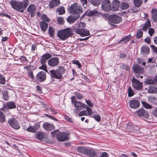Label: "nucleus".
I'll return each instance as SVG.
<instances>
[{
    "mask_svg": "<svg viewBox=\"0 0 157 157\" xmlns=\"http://www.w3.org/2000/svg\"><path fill=\"white\" fill-rule=\"evenodd\" d=\"M40 128V125L38 124H36L33 126H30L26 130L31 132H34Z\"/></svg>",
    "mask_w": 157,
    "mask_h": 157,
    "instance_id": "23",
    "label": "nucleus"
},
{
    "mask_svg": "<svg viewBox=\"0 0 157 157\" xmlns=\"http://www.w3.org/2000/svg\"><path fill=\"white\" fill-rule=\"evenodd\" d=\"M152 114L155 117H157V108L153 110Z\"/></svg>",
    "mask_w": 157,
    "mask_h": 157,
    "instance_id": "61",
    "label": "nucleus"
},
{
    "mask_svg": "<svg viewBox=\"0 0 157 157\" xmlns=\"http://www.w3.org/2000/svg\"><path fill=\"white\" fill-rule=\"evenodd\" d=\"M78 115L79 117H81L83 116H87L88 115L87 112L86 110H83L81 111L78 114Z\"/></svg>",
    "mask_w": 157,
    "mask_h": 157,
    "instance_id": "48",
    "label": "nucleus"
},
{
    "mask_svg": "<svg viewBox=\"0 0 157 157\" xmlns=\"http://www.w3.org/2000/svg\"><path fill=\"white\" fill-rule=\"evenodd\" d=\"M86 148L84 147L79 146L77 147V150L78 153L85 154Z\"/></svg>",
    "mask_w": 157,
    "mask_h": 157,
    "instance_id": "35",
    "label": "nucleus"
},
{
    "mask_svg": "<svg viewBox=\"0 0 157 157\" xmlns=\"http://www.w3.org/2000/svg\"><path fill=\"white\" fill-rule=\"evenodd\" d=\"M66 71L64 67L60 66L58 67L56 70L53 69L50 71L51 77L52 78L57 79H60L62 78L63 75L64 74Z\"/></svg>",
    "mask_w": 157,
    "mask_h": 157,
    "instance_id": "1",
    "label": "nucleus"
},
{
    "mask_svg": "<svg viewBox=\"0 0 157 157\" xmlns=\"http://www.w3.org/2000/svg\"><path fill=\"white\" fill-rule=\"evenodd\" d=\"M79 17V16H70L67 18V21L70 24L75 22Z\"/></svg>",
    "mask_w": 157,
    "mask_h": 157,
    "instance_id": "25",
    "label": "nucleus"
},
{
    "mask_svg": "<svg viewBox=\"0 0 157 157\" xmlns=\"http://www.w3.org/2000/svg\"><path fill=\"white\" fill-rule=\"evenodd\" d=\"M155 32L154 30L152 28H150L148 30V33L150 36H152Z\"/></svg>",
    "mask_w": 157,
    "mask_h": 157,
    "instance_id": "58",
    "label": "nucleus"
},
{
    "mask_svg": "<svg viewBox=\"0 0 157 157\" xmlns=\"http://www.w3.org/2000/svg\"><path fill=\"white\" fill-rule=\"evenodd\" d=\"M40 25L41 30L45 32L48 28V24L44 21H41L40 22Z\"/></svg>",
    "mask_w": 157,
    "mask_h": 157,
    "instance_id": "28",
    "label": "nucleus"
},
{
    "mask_svg": "<svg viewBox=\"0 0 157 157\" xmlns=\"http://www.w3.org/2000/svg\"><path fill=\"white\" fill-rule=\"evenodd\" d=\"M75 107L78 110H82L86 108V105L82 103L81 102L78 101H74Z\"/></svg>",
    "mask_w": 157,
    "mask_h": 157,
    "instance_id": "17",
    "label": "nucleus"
},
{
    "mask_svg": "<svg viewBox=\"0 0 157 157\" xmlns=\"http://www.w3.org/2000/svg\"><path fill=\"white\" fill-rule=\"evenodd\" d=\"M128 96L129 97H130L133 96L134 94V92L132 90V89L131 86L129 87L128 89Z\"/></svg>",
    "mask_w": 157,
    "mask_h": 157,
    "instance_id": "46",
    "label": "nucleus"
},
{
    "mask_svg": "<svg viewBox=\"0 0 157 157\" xmlns=\"http://www.w3.org/2000/svg\"><path fill=\"white\" fill-rule=\"evenodd\" d=\"M59 0H52L49 3V7L51 8H53L60 4Z\"/></svg>",
    "mask_w": 157,
    "mask_h": 157,
    "instance_id": "27",
    "label": "nucleus"
},
{
    "mask_svg": "<svg viewBox=\"0 0 157 157\" xmlns=\"http://www.w3.org/2000/svg\"><path fill=\"white\" fill-rule=\"evenodd\" d=\"M142 0H133L134 6L136 7H139L142 3Z\"/></svg>",
    "mask_w": 157,
    "mask_h": 157,
    "instance_id": "34",
    "label": "nucleus"
},
{
    "mask_svg": "<svg viewBox=\"0 0 157 157\" xmlns=\"http://www.w3.org/2000/svg\"><path fill=\"white\" fill-rule=\"evenodd\" d=\"M77 34L82 37L90 35L89 30L84 28H78L75 30Z\"/></svg>",
    "mask_w": 157,
    "mask_h": 157,
    "instance_id": "7",
    "label": "nucleus"
},
{
    "mask_svg": "<svg viewBox=\"0 0 157 157\" xmlns=\"http://www.w3.org/2000/svg\"><path fill=\"white\" fill-rule=\"evenodd\" d=\"M101 8L106 12L112 10L110 1L109 0H105L101 4Z\"/></svg>",
    "mask_w": 157,
    "mask_h": 157,
    "instance_id": "9",
    "label": "nucleus"
},
{
    "mask_svg": "<svg viewBox=\"0 0 157 157\" xmlns=\"http://www.w3.org/2000/svg\"><path fill=\"white\" fill-rule=\"evenodd\" d=\"M57 21L58 23L60 24H63L64 22L63 19L61 17H59L57 18Z\"/></svg>",
    "mask_w": 157,
    "mask_h": 157,
    "instance_id": "54",
    "label": "nucleus"
},
{
    "mask_svg": "<svg viewBox=\"0 0 157 157\" xmlns=\"http://www.w3.org/2000/svg\"><path fill=\"white\" fill-rule=\"evenodd\" d=\"M6 106L8 109H11L15 108L16 105L12 101L8 102L6 103Z\"/></svg>",
    "mask_w": 157,
    "mask_h": 157,
    "instance_id": "33",
    "label": "nucleus"
},
{
    "mask_svg": "<svg viewBox=\"0 0 157 157\" xmlns=\"http://www.w3.org/2000/svg\"><path fill=\"white\" fill-rule=\"evenodd\" d=\"M73 63L74 64L78 66V68H80L81 67V65L78 60H74L73 61Z\"/></svg>",
    "mask_w": 157,
    "mask_h": 157,
    "instance_id": "55",
    "label": "nucleus"
},
{
    "mask_svg": "<svg viewBox=\"0 0 157 157\" xmlns=\"http://www.w3.org/2000/svg\"><path fill=\"white\" fill-rule=\"evenodd\" d=\"M84 154L88 156L94 157L96 155V153L93 149L86 148Z\"/></svg>",
    "mask_w": 157,
    "mask_h": 157,
    "instance_id": "22",
    "label": "nucleus"
},
{
    "mask_svg": "<svg viewBox=\"0 0 157 157\" xmlns=\"http://www.w3.org/2000/svg\"><path fill=\"white\" fill-rule=\"evenodd\" d=\"M100 13L95 10H93L87 13V16H96L99 15Z\"/></svg>",
    "mask_w": 157,
    "mask_h": 157,
    "instance_id": "30",
    "label": "nucleus"
},
{
    "mask_svg": "<svg viewBox=\"0 0 157 157\" xmlns=\"http://www.w3.org/2000/svg\"><path fill=\"white\" fill-rule=\"evenodd\" d=\"M108 19L110 22L116 24L119 23L122 21L120 16L113 14L109 15Z\"/></svg>",
    "mask_w": 157,
    "mask_h": 157,
    "instance_id": "6",
    "label": "nucleus"
},
{
    "mask_svg": "<svg viewBox=\"0 0 157 157\" xmlns=\"http://www.w3.org/2000/svg\"><path fill=\"white\" fill-rule=\"evenodd\" d=\"M77 26L78 27V28H84L86 26V25L84 23L80 22L78 24Z\"/></svg>",
    "mask_w": 157,
    "mask_h": 157,
    "instance_id": "52",
    "label": "nucleus"
},
{
    "mask_svg": "<svg viewBox=\"0 0 157 157\" xmlns=\"http://www.w3.org/2000/svg\"><path fill=\"white\" fill-rule=\"evenodd\" d=\"M48 31L50 35L51 36H53L54 34V30L53 28L51 27H49L48 28Z\"/></svg>",
    "mask_w": 157,
    "mask_h": 157,
    "instance_id": "47",
    "label": "nucleus"
},
{
    "mask_svg": "<svg viewBox=\"0 0 157 157\" xmlns=\"http://www.w3.org/2000/svg\"><path fill=\"white\" fill-rule=\"evenodd\" d=\"M41 18L44 21L49 22L50 21L49 19L44 14H42L41 16Z\"/></svg>",
    "mask_w": 157,
    "mask_h": 157,
    "instance_id": "44",
    "label": "nucleus"
},
{
    "mask_svg": "<svg viewBox=\"0 0 157 157\" xmlns=\"http://www.w3.org/2000/svg\"><path fill=\"white\" fill-rule=\"evenodd\" d=\"M73 34L72 29L70 28H67L59 31L57 33V36L59 38L64 40Z\"/></svg>",
    "mask_w": 157,
    "mask_h": 157,
    "instance_id": "3",
    "label": "nucleus"
},
{
    "mask_svg": "<svg viewBox=\"0 0 157 157\" xmlns=\"http://www.w3.org/2000/svg\"><path fill=\"white\" fill-rule=\"evenodd\" d=\"M20 59L21 60L23 61V62H26V61H28L26 58L24 56H21L20 57Z\"/></svg>",
    "mask_w": 157,
    "mask_h": 157,
    "instance_id": "63",
    "label": "nucleus"
},
{
    "mask_svg": "<svg viewBox=\"0 0 157 157\" xmlns=\"http://www.w3.org/2000/svg\"><path fill=\"white\" fill-rule=\"evenodd\" d=\"M93 117L98 122H99L101 120V117L98 115H94Z\"/></svg>",
    "mask_w": 157,
    "mask_h": 157,
    "instance_id": "56",
    "label": "nucleus"
},
{
    "mask_svg": "<svg viewBox=\"0 0 157 157\" xmlns=\"http://www.w3.org/2000/svg\"><path fill=\"white\" fill-rule=\"evenodd\" d=\"M86 110L87 111L88 115H90L93 113L91 108L87 107V106L86 107Z\"/></svg>",
    "mask_w": 157,
    "mask_h": 157,
    "instance_id": "53",
    "label": "nucleus"
},
{
    "mask_svg": "<svg viewBox=\"0 0 157 157\" xmlns=\"http://www.w3.org/2000/svg\"><path fill=\"white\" fill-rule=\"evenodd\" d=\"M102 0H90V2L94 6H97L99 5Z\"/></svg>",
    "mask_w": 157,
    "mask_h": 157,
    "instance_id": "36",
    "label": "nucleus"
},
{
    "mask_svg": "<svg viewBox=\"0 0 157 157\" xmlns=\"http://www.w3.org/2000/svg\"><path fill=\"white\" fill-rule=\"evenodd\" d=\"M69 133L68 132H61L57 134L56 138L59 141L63 142L69 139Z\"/></svg>",
    "mask_w": 157,
    "mask_h": 157,
    "instance_id": "5",
    "label": "nucleus"
},
{
    "mask_svg": "<svg viewBox=\"0 0 157 157\" xmlns=\"http://www.w3.org/2000/svg\"><path fill=\"white\" fill-rule=\"evenodd\" d=\"M48 110V111L52 112L54 114H56L57 113V111L55 109L52 108H49Z\"/></svg>",
    "mask_w": 157,
    "mask_h": 157,
    "instance_id": "57",
    "label": "nucleus"
},
{
    "mask_svg": "<svg viewBox=\"0 0 157 157\" xmlns=\"http://www.w3.org/2000/svg\"><path fill=\"white\" fill-rule=\"evenodd\" d=\"M57 11L59 12V14L60 15L63 14L65 12V8L63 6L58 8L57 10Z\"/></svg>",
    "mask_w": 157,
    "mask_h": 157,
    "instance_id": "40",
    "label": "nucleus"
},
{
    "mask_svg": "<svg viewBox=\"0 0 157 157\" xmlns=\"http://www.w3.org/2000/svg\"><path fill=\"white\" fill-rule=\"evenodd\" d=\"M44 128L47 130H52L55 129L54 126L48 122H44L43 125Z\"/></svg>",
    "mask_w": 157,
    "mask_h": 157,
    "instance_id": "24",
    "label": "nucleus"
},
{
    "mask_svg": "<svg viewBox=\"0 0 157 157\" xmlns=\"http://www.w3.org/2000/svg\"><path fill=\"white\" fill-rule=\"evenodd\" d=\"M145 84H154L155 82V80L150 78L146 79L144 82Z\"/></svg>",
    "mask_w": 157,
    "mask_h": 157,
    "instance_id": "38",
    "label": "nucleus"
},
{
    "mask_svg": "<svg viewBox=\"0 0 157 157\" xmlns=\"http://www.w3.org/2000/svg\"><path fill=\"white\" fill-rule=\"evenodd\" d=\"M133 71L136 73H142L144 72L143 67L137 65H134L132 67Z\"/></svg>",
    "mask_w": 157,
    "mask_h": 157,
    "instance_id": "18",
    "label": "nucleus"
},
{
    "mask_svg": "<svg viewBox=\"0 0 157 157\" xmlns=\"http://www.w3.org/2000/svg\"><path fill=\"white\" fill-rule=\"evenodd\" d=\"M69 11L71 14L79 16L82 12L81 7L76 3H74L70 6Z\"/></svg>",
    "mask_w": 157,
    "mask_h": 157,
    "instance_id": "4",
    "label": "nucleus"
},
{
    "mask_svg": "<svg viewBox=\"0 0 157 157\" xmlns=\"http://www.w3.org/2000/svg\"><path fill=\"white\" fill-rule=\"evenodd\" d=\"M152 14V18L154 22H156L157 21V10L153 9L151 10Z\"/></svg>",
    "mask_w": 157,
    "mask_h": 157,
    "instance_id": "32",
    "label": "nucleus"
},
{
    "mask_svg": "<svg viewBox=\"0 0 157 157\" xmlns=\"http://www.w3.org/2000/svg\"><path fill=\"white\" fill-rule=\"evenodd\" d=\"M150 49L147 46L144 45L141 48L140 54L144 57H145L149 54Z\"/></svg>",
    "mask_w": 157,
    "mask_h": 157,
    "instance_id": "14",
    "label": "nucleus"
},
{
    "mask_svg": "<svg viewBox=\"0 0 157 157\" xmlns=\"http://www.w3.org/2000/svg\"><path fill=\"white\" fill-rule=\"evenodd\" d=\"M3 94V98L5 101H7L8 100L9 97L8 95V94L6 91H4L2 92Z\"/></svg>",
    "mask_w": 157,
    "mask_h": 157,
    "instance_id": "43",
    "label": "nucleus"
},
{
    "mask_svg": "<svg viewBox=\"0 0 157 157\" xmlns=\"http://www.w3.org/2000/svg\"><path fill=\"white\" fill-rule=\"evenodd\" d=\"M113 5L112 8V11H116L119 9V6L120 2L117 0H113Z\"/></svg>",
    "mask_w": 157,
    "mask_h": 157,
    "instance_id": "26",
    "label": "nucleus"
},
{
    "mask_svg": "<svg viewBox=\"0 0 157 157\" xmlns=\"http://www.w3.org/2000/svg\"><path fill=\"white\" fill-rule=\"evenodd\" d=\"M48 65L52 67L57 66L59 63V59L58 57H53L48 60Z\"/></svg>",
    "mask_w": 157,
    "mask_h": 157,
    "instance_id": "10",
    "label": "nucleus"
},
{
    "mask_svg": "<svg viewBox=\"0 0 157 157\" xmlns=\"http://www.w3.org/2000/svg\"><path fill=\"white\" fill-rule=\"evenodd\" d=\"M8 122L10 126L15 129H18L20 128V124L14 118L9 119Z\"/></svg>",
    "mask_w": 157,
    "mask_h": 157,
    "instance_id": "8",
    "label": "nucleus"
},
{
    "mask_svg": "<svg viewBox=\"0 0 157 157\" xmlns=\"http://www.w3.org/2000/svg\"><path fill=\"white\" fill-rule=\"evenodd\" d=\"M143 32L141 30H139L137 33L136 37L138 39H140L142 36Z\"/></svg>",
    "mask_w": 157,
    "mask_h": 157,
    "instance_id": "50",
    "label": "nucleus"
},
{
    "mask_svg": "<svg viewBox=\"0 0 157 157\" xmlns=\"http://www.w3.org/2000/svg\"><path fill=\"white\" fill-rule=\"evenodd\" d=\"M120 68L123 70H125L126 71H128L129 70V67L124 64H121L120 65Z\"/></svg>",
    "mask_w": 157,
    "mask_h": 157,
    "instance_id": "45",
    "label": "nucleus"
},
{
    "mask_svg": "<svg viewBox=\"0 0 157 157\" xmlns=\"http://www.w3.org/2000/svg\"><path fill=\"white\" fill-rule=\"evenodd\" d=\"M107 156V153L106 152H104L101 155L100 157H106Z\"/></svg>",
    "mask_w": 157,
    "mask_h": 157,
    "instance_id": "64",
    "label": "nucleus"
},
{
    "mask_svg": "<svg viewBox=\"0 0 157 157\" xmlns=\"http://www.w3.org/2000/svg\"><path fill=\"white\" fill-rule=\"evenodd\" d=\"M147 91L150 93H155L157 92V88L155 86L151 85L149 86Z\"/></svg>",
    "mask_w": 157,
    "mask_h": 157,
    "instance_id": "31",
    "label": "nucleus"
},
{
    "mask_svg": "<svg viewBox=\"0 0 157 157\" xmlns=\"http://www.w3.org/2000/svg\"><path fill=\"white\" fill-rule=\"evenodd\" d=\"M132 37L130 35L125 36V37H123L118 43V44L123 42V43H125L129 41L131 39Z\"/></svg>",
    "mask_w": 157,
    "mask_h": 157,
    "instance_id": "29",
    "label": "nucleus"
},
{
    "mask_svg": "<svg viewBox=\"0 0 157 157\" xmlns=\"http://www.w3.org/2000/svg\"><path fill=\"white\" fill-rule=\"evenodd\" d=\"M6 82L5 78L2 75H0V83L4 84Z\"/></svg>",
    "mask_w": 157,
    "mask_h": 157,
    "instance_id": "49",
    "label": "nucleus"
},
{
    "mask_svg": "<svg viewBox=\"0 0 157 157\" xmlns=\"http://www.w3.org/2000/svg\"><path fill=\"white\" fill-rule=\"evenodd\" d=\"M27 73L32 79H34V77L33 75V72L32 70L30 69V70L27 71Z\"/></svg>",
    "mask_w": 157,
    "mask_h": 157,
    "instance_id": "51",
    "label": "nucleus"
},
{
    "mask_svg": "<svg viewBox=\"0 0 157 157\" xmlns=\"http://www.w3.org/2000/svg\"><path fill=\"white\" fill-rule=\"evenodd\" d=\"M35 136L36 139L40 140H43L44 139L47 138L48 136L45 133L38 131L35 133Z\"/></svg>",
    "mask_w": 157,
    "mask_h": 157,
    "instance_id": "13",
    "label": "nucleus"
},
{
    "mask_svg": "<svg viewBox=\"0 0 157 157\" xmlns=\"http://www.w3.org/2000/svg\"><path fill=\"white\" fill-rule=\"evenodd\" d=\"M52 57V55L49 53H47L43 54L41 56L40 60V63L46 64L47 61Z\"/></svg>",
    "mask_w": 157,
    "mask_h": 157,
    "instance_id": "16",
    "label": "nucleus"
},
{
    "mask_svg": "<svg viewBox=\"0 0 157 157\" xmlns=\"http://www.w3.org/2000/svg\"><path fill=\"white\" fill-rule=\"evenodd\" d=\"M135 114L138 117H142L144 116H147L148 114L146 112L145 109L141 108L138 109L136 112Z\"/></svg>",
    "mask_w": 157,
    "mask_h": 157,
    "instance_id": "20",
    "label": "nucleus"
},
{
    "mask_svg": "<svg viewBox=\"0 0 157 157\" xmlns=\"http://www.w3.org/2000/svg\"><path fill=\"white\" fill-rule=\"evenodd\" d=\"M52 57V55L49 53H47L43 54L41 56L40 60V63L46 64L47 61Z\"/></svg>",
    "mask_w": 157,
    "mask_h": 157,
    "instance_id": "15",
    "label": "nucleus"
},
{
    "mask_svg": "<svg viewBox=\"0 0 157 157\" xmlns=\"http://www.w3.org/2000/svg\"><path fill=\"white\" fill-rule=\"evenodd\" d=\"M10 4L13 8L17 11L22 13L28 4L26 1L18 2L16 0H12L10 1Z\"/></svg>",
    "mask_w": 157,
    "mask_h": 157,
    "instance_id": "2",
    "label": "nucleus"
},
{
    "mask_svg": "<svg viewBox=\"0 0 157 157\" xmlns=\"http://www.w3.org/2000/svg\"><path fill=\"white\" fill-rule=\"evenodd\" d=\"M133 87L137 90H140L142 89V86L140 82L137 79L133 78L132 80Z\"/></svg>",
    "mask_w": 157,
    "mask_h": 157,
    "instance_id": "12",
    "label": "nucleus"
},
{
    "mask_svg": "<svg viewBox=\"0 0 157 157\" xmlns=\"http://www.w3.org/2000/svg\"><path fill=\"white\" fill-rule=\"evenodd\" d=\"M144 41L147 43H151V38L149 37H147L144 40Z\"/></svg>",
    "mask_w": 157,
    "mask_h": 157,
    "instance_id": "62",
    "label": "nucleus"
},
{
    "mask_svg": "<svg viewBox=\"0 0 157 157\" xmlns=\"http://www.w3.org/2000/svg\"><path fill=\"white\" fill-rule=\"evenodd\" d=\"M6 121L5 116L3 113L0 111V122L2 123Z\"/></svg>",
    "mask_w": 157,
    "mask_h": 157,
    "instance_id": "41",
    "label": "nucleus"
},
{
    "mask_svg": "<svg viewBox=\"0 0 157 157\" xmlns=\"http://www.w3.org/2000/svg\"><path fill=\"white\" fill-rule=\"evenodd\" d=\"M129 106L132 108L137 109L140 105L139 102L136 100H132L129 103Z\"/></svg>",
    "mask_w": 157,
    "mask_h": 157,
    "instance_id": "21",
    "label": "nucleus"
},
{
    "mask_svg": "<svg viewBox=\"0 0 157 157\" xmlns=\"http://www.w3.org/2000/svg\"><path fill=\"white\" fill-rule=\"evenodd\" d=\"M42 65L39 67V68L43 70L48 73V71L47 70V66L45 63H41Z\"/></svg>",
    "mask_w": 157,
    "mask_h": 157,
    "instance_id": "42",
    "label": "nucleus"
},
{
    "mask_svg": "<svg viewBox=\"0 0 157 157\" xmlns=\"http://www.w3.org/2000/svg\"><path fill=\"white\" fill-rule=\"evenodd\" d=\"M86 101L88 106L91 107H93V105L91 103V102L89 100H86Z\"/></svg>",
    "mask_w": 157,
    "mask_h": 157,
    "instance_id": "59",
    "label": "nucleus"
},
{
    "mask_svg": "<svg viewBox=\"0 0 157 157\" xmlns=\"http://www.w3.org/2000/svg\"><path fill=\"white\" fill-rule=\"evenodd\" d=\"M151 47L152 48L153 51L157 53V48L154 45H150Z\"/></svg>",
    "mask_w": 157,
    "mask_h": 157,
    "instance_id": "60",
    "label": "nucleus"
},
{
    "mask_svg": "<svg viewBox=\"0 0 157 157\" xmlns=\"http://www.w3.org/2000/svg\"><path fill=\"white\" fill-rule=\"evenodd\" d=\"M121 8L122 10L127 9L129 7V4L126 2H122L121 4Z\"/></svg>",
    "mask_w": 157,
    "mask_h": 157,
    "instance_id": "37",
    "label": "nucleus"
},
{
    "mask_svg": "<svg viewBox=\"0 0 157 157\" xmlns=\"http://www.w3.org/2000/svg\"><path fill=\"white\" fill-rule=\"evenodd\" d=\"M141 103L143 105V106L147 109H151L152 108V106L150 105L148 103H147L145 101H141Z\"/></svg>",
    "mask_w": 157,
    "mask_h": 157,
    "instance_id": "39",
    "label": "nucleus"
},
{
    "mask_svg": "<svg viewBox=\"0 0 157 157\" xmlns=\"http://www.w3.org/2000/svg\"><path fill=\"white\" fill-rule=\"evenodd\" d=\"M36 11V7L35 5L31 4L28 8V11L31 14V17H34Z\"/></svg>",
    "mask_w": 157,
    "mask_h": 157,
    "instance_id": "19",
    "label": "nucleus"
},
{
    "mask_svg": "<svg viewBox=\"0 0 157 157\" xmlns=\"http://www.w3.org/2000/svg\"><path fill=\"white\" fill-rule=\"evenodd\" d=\"M46 78V75L44 71H40L36 75V81L39 82H42L44 81Z\"/></svg>",
    "mask_w": 157,
    "mask_h": 157,
    "instance_id": "11",
    "label": "nucleus"
}]
</instances>
